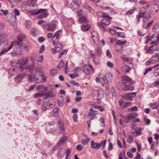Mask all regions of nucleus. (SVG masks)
Segmentation results:
<instances>
[{
    "label": "nucleus",
    "instance_id": "nucleus-1",
    "mask_svg": "<svg viewBox=\"0 0 159 159\" xmlns=\"http://www.w3.org/2000/svg\"><path fill=\"white\" fill-rule=\"evenodd\" d=\"M122 89L124 90L133 91L134 88L131 85L132 79L128 76H124L122 77Z\"/></svg>",
    "mask_w": 159,
    "mask_h": 159
},
{
    "label": "nucleus",
    "instance_id": "nucleus-12",
    "mask_svg": "<svg viewBox=\"0 0 159 159\" xmlns=\"http://www.w3.org/2000/svg\"><path fill=\"white\" fill-rule=\"evenodd\" d=\"M146 11V8L145 7H142L140 10L138 15L137 16V18L138 23H139L140 21V19L144 16Z\"/></svg>",
    "mask_w": 159,
    "mask_h": 159
},
{
    "label": "nucleus",
    "instance_id": "nucleus-23",
    "mask_svg": "<svg viewBox=\"0 0 159 159\" xmlns=\"http://www.w3.org/2000/svg\"><path fill=\"white\" fill-rule=\"evenodd\" d=\"M59 125V130H61V133L64 134L65 132V129L64 127V125L62 123L59 122L58 123Z\"/></svg>",
    "mask_w": 159,
    "mask_h": 159
},
{
    "label": "nucleus",
    "instance_id": "nucleus-55",
    "mask_svg": "<svg viewBox=\"0 0 159 159\" xmlns=\"http://www.w3.org/2000/svg\"><path fill=\"white\" fill-rule=\"evenodd\" d=\"M63 102L64 101L63 100H61L60 101L59 100H57V102L59 106H60L61 107L63 106Z\"/></svg>",
    "mask_w": 159,
    "mask_h": 159
},
{
    "label": "nucleus",
    "instance_id": "nucleus-17",
    "mask_svg": "<svg viewBox=\"0 0 159 159\" xmlns=\"http://www.w3.org/2000/svg\"><path fill=\"white\" fill-rule=\"evenodd\" d=\"M105 77L106 79V82H107V83L109 84V83L111 82L112 80V75L110 73H107Z\"/></svg>",
    "mask_w": 159,
    "mask_h": 159
},
{
    "label": "nucleus",
    "instance_id": "nucleus-52",
    "mask_svg": "<svg viewBox=\"0 0 159 159\" xmlns=\"http://www.w3.org/2000/svg\"><path fill=\"white\" fill-rule=\"evenodd\" d=\"M153 69L152 67H149L147 69H146L145 70V72L143 73V75H146L147 73H148V72H150Z\"/></svg>",
    "mask_w": 159,
    "mask_h": 159
},
{
    "label": "nucleus",
    "instance_id": "nucleus-48",
    "mask_svg": "<svg viewBox=\"0 0 159 159\" xmlns=\"http://www.w3.org/2000/svg\"><path fill=\"white\" fill-rule=\"evenodd\" d=\"M133 137L132 135H129L128 136V138L127 139V142L129 143H131L133 142Z\"/></svg>",
    "mask_w": 159,
    "mask_h": 159
},
{
    "label": "nucleus",
    "instance_id": "nucleus-64",
    "mask_svg": "<svg viewBox=\"0 0 159 159\" xmlns=\"http://www.w3.org/2000/svg\"><path fill=\"white\" fill-rule=\"evenodd\" d=\"M45 38L43 37H39L38 38V40L40 43L43 42Z\"/></svg>",
    "mask_w": 159,
    "mask_h": 159
},
{
    "label": "nucleus",
    "instance_id": "nucleus-7",
    "mask_svg": "<svg viewBox=\"0 0 159 159\" xmlns=\"http://www.w3.org/2000/svg\"><path fill=\"white\" fill-rule=\"evenodd\" d=\"M106 18L102 20L100 23L98 24V26L99 27H101L103 29L104 31H105V27L106 26H107L110 25L111 21L109 19H110L108 18V17H106Z\"/></svg>",
    "mask_w": 159,
    "mask_h": 159
},
{
    "label": "nucleus",
    "instance_id": "nucleus-19",
    "mask_svg": "<svg viewBox=\"0 0 159 159\" xmlns=\"http://www.w3.org/2000/svg\"><path fill=\"white\" fill-rule=\"evenodd\" d=\"M97 16L98 17H107L110 19H111L112 18L111 17H109L108 16L107 14H106L105 13H103L101 11H98L96 14Z\"/></svg>",
    "mask_w": 159,
    "mask_h": 159
},
{
    "label": "nucleus",
    "instance_id": "nucleus-14",
    "mask_svg": "<svg viewBox=\"0 0 159 159\" xmlns=\"http://www.w3.org/2000/svg\"><path fill=\"white\" fill-rule=\"evenodd\" d=\"M19 70L17 68H11L8 70L9 75L11 76H14L17 73L18 71Z\"/></svg>",
    "mask_w": 159,
    "mask_h": 159
},
{
    "label": "nucleus",
    "instance_id": "nucleus-51",
    "mask_svg": "<svg viewBox=\"0 0 159 159\" xmlns=\"http://www.w3.org/2000/svg\"><path fill=\"white\" fill-rule=\"evenodd\" d=\"M150 107L153 109H157L158 105L157 104L153 103L150 104Z\"/></svg>",
    "mask_w": 159,
    "mask_h": 159
},
{
    "label": "nucleus",
    "instance_id": "nucleus-49",
    "mask_svg": "<svg viewBox=\"0 0 159 159\" xmlns=\"http://www.w3.org/2000/svg\"><path fill=\"white\" fill-rule=\"evenodd\" d=\"M65 65L64 63L62 61H61L60 63L58 65L57 68L58 69H61Z\"/></svg>",
    "mask_w": 159,
    "mask_h": 159
},
{
    "label": "nucleus",
    "instance_id": "nucleus-50",
    "mask_svg": "<svg viewBox=\"0 0 159 159\" xmlns=\"http://www.w3.org/2000/svg\"><path fill=\"white\" fill-rule=\"evenodd\" d=\"M14 13L16 16H19L20 15V12L17 9L15 8L14 9Z\"/></svg>",
    "mask_w": 159,
    "mask_h": 159
},
{
    "label": "nucleus",
    "instance_id": "nucleus-28",
    "mask_svg": "<svg viewBox=\"0 0 159 159\" xmlns=\"http://www.w3.org/2000/svg\"><path fill=\"white\" fill-rule=\"evenodd\" d=\"M154 60H153L152 58H151L149 60L145 62V64L147 66L152 65L155 64V62H154Z\"/></svg>",
    "mask_w": 159,
    "mask_h": 159
},
{
    "label": "nucleus",
    "instance_id": "nucleus-47",
    "mask_svg": "<svg viewBox=\"0 0 159 159\" xmlns=\"http://www.w3.org/2000/svg\"><path fill=\"white\" fill-rule=\"evenodd\" d=\"M106 55L107 57L109 58H111L112 57V55L111 53L110 52L109 50L107 49L106 51Z\"/></svg>",
    "mask_w": 159,
    "mask_h": 159
},
{
    "label": "nucleus",
    "instance_id": "nucleus-18",
    "mask_svg": "<svg viewBox=\"0 0 159 159\" xmlns=\"http://www.w3.org/2000/svg\"><path fill=\"white\" fill-rule=\"evenodd\" d=\"M81 4H78L75 2H72L70 3L69 5V7L73 11H75L76 8H78L79 6Z\"/></svg>",
    "mask_w": 159,
    "mask_h": 159
},
{
    "label": "nucleus",
    "instance_id": "nucleus-63",
    "mask_svg": "<svg viewBox=\"0 0 159 159\" xmlns=\"http://www.w3.org/2000/svg\"><path fill=\"white\" fill-rule=\"evenodd\" d=\"M79 76V75L78 74H70L69 76L71 78L74 79L75 77H77Z\"/></svg>",
    "mask_w": 159,
    "mask_h": 159
},
{
    "label": "nucleus",
    "instance_id": "nucleus-53",
    "mask_svg": "<svg viewBox=\"0 0 159 159\" xmlns=\"http://www.w3.org/2000/svg\"><path fill=\"white\" fill-rule=\"evenodd\" d=\"M93 62L95 64H98L99 63V59L96 57L93 58Z\"/></svg>",
    "mask_w": 159,
    "mask_h": 159
},
{
    "label": "nucleus",
    "instance_id": "nucleus-13",
    "mask_svg": "<svg viewBox=\"0 0 159 159\" xmlns=\"http://www.w3.org/2000/svg\"><path fill=\"white\" fill-rule=\"evenodd\" d=\"M84 72L87 75H90L91 72L93 70V68L91 65L84 66L82 67Z\"/></svg>",
    "mask_w": 159,
    "mask_h": 159
},
{
    "label": "nucleus",
    "instance_id": "nucleus-34",
    "mask_svg": "<svg viewBox=\"0 0 159 159\" xmlns=\"http://www.w3.org/2000/svg\"><path fill=\"white\" fill-rule=\"evenodd\" d=\"M48 106L51 107L53 108L55 106V102L53 99H51L48 102Z\"/></svg>",
    "mask_w": 159,
    "mask_h": 159
},
{
    "label": "nucleus",
    "instance_id": "nucleus-3",
    "mask_svg": "<svg viewBox=\"0 0 159 159\" xmlns=\"http://www.w3.org/2000/svg\"><path fill=\"white\" fill-rule=\"evenodd\" d=\"M151 16L149 14H146L142 17L143 18V25L142 27L146 29H148L153 23V21L152 20L150 22L148 23L150 20Z\"/></svg>",
    "mask_w": 159,
    "mask_h": 159
},
{
    "label": "nucleus",
    "instance_id": "nucleus-44",
    "mask_svg": "<svg viewBox=\"0 0 159 159\" xmlns=\"http://www.w3.org/2000/svg\"><path fill=\"white\" fill-rule=\"evenodd\" d=\"M25 34H20L18 36V40L22 42V39L25 38Z\"/></svg>",
    "mask_w": 159,
    "mask_h": 159
},
{
    "label": "nucleus",
    "instance_id": "nucleus-35",
    "mask_svg": "<svg viewBox=\"0 0 159 159\" xmlns=\"http://www.w3.org/2000/svg\"><path fill=\"white\" fill-rule=\"evenodd\" d=\"M50 91L47 93L45 92V95H47L48 97L52 98L54 96V94L52 93V90L50 89Z\"/></svg>",
    "mask_w": 159,
    "mask_h": 159
},
{
    "label": "nucleus",
    "instance_id": "nucleus-59",
    "mask_svg": "<svg viewBox=\"0 0 159 159\" xmlns=\"http://www.w3.org/2000/svg\"><path fill=\"white\" fill-rule=\"evenodd\" d=\"M131 103L130 102H125L124 104L123 105V108L124 107H128L129 106L131 105Z\"/></svg>",
    "mask_w": 159,
    "mask_h": 159
},
{
    "label": "nucleus",
    "instance_id": "nucleus-36",
    "mask_svg": "<svg viewBox=\"0 0 159 159\" xmlns=\"http://www.w3.org/2000/svg\"><path fill=\"white\" fill-rule=\"evenodd\" d=\"M22 42L18 40L16 41L15 43V47L17 49H20L22 47Z\"/></svg>",
    "mask_w": 159,
    "mask_h": 159
},
{
    "label": "nucleus",
    "instance_id": "nucleus-38",
    "mask_svg": "<svg viewBox=\"0 0 159 159\" xmlns=\"http://www.w3.org/2000/svg\"><path fill=\"white\" fill-rule=\"evenodd\" d=\"M95 53L98 56H100L102 54V50L101 48L99 47H98L96 49Z\"/></svg>",
    "mask_w": 159,
    "mask_h": 159
},
{
    "label": "nucleus",
    "instance_id": "nucleus-10",
    "mask_svg": "<svg viewBox=\"0 0 159 159\" xmlns=\"http://www.w3.org/2000/svg\"><path fill=\"white\" fill-rule=\"evenodd\" d=\"M91 34L92 40L94 44L96 45H98L99 43V36L97 32L93 31L91 32Z\"/></svg>",
    "mask_w": 159,
    "mask_h": 159
},
{
    "label": "nucleus",
    "instance_id": "nucleus-6",
    "mask_svg": "<svg viewBox=\"0 0 159 159\" xmlns=\"http://www.w3.org/2000/svg\"><path fill=\"white\" fill-rule=\"evenodd\" d=\"M106 144V140H102L99 143L94 142L93 141L91 142V148L93 149H95L97 150L99 149L102 146V149H103L105 146Z\"/></svg>",
    "mask_w": 159,
    "mask_h": 159
},
{
    "label": "nucleus",
    "instance_id": "nucleus-4",
    "mask_svg": "<svg viewBox=\"0 0 159 159\" xmlns=\"http://www.w3.org/2000/svg\"><path fill=\"white\" fill-rule=\"evenodd\" d=\"M57 24L58 22L56 20H52L46 25L45 27L48 31L53 32L55 30Z\"/></svg>",
    "mask_w": 159,
    "mask_h": 159
},
{
    "label": "nucleus",
    "instance_id": "nucleus-42",
    "mask_svg": "<svg viewBox=\"0 0 159 159\" xmlns=\"http://www.w3.org/2000/svg\"><path fill=\"white\" fill-rule=\"evenodd\" d=\"M137 115L136 114L133 113L129 115L127 117V119L128 120H131L134 118L135 117L137 116Z\"/></svg>",
    "mask_w": 159,
    "mask_h": 159
},
{
    "label": "nucleus",
    "instance_id": "nucleus-54",
    "mask_svg": "<svg viewBox=\"0 0 159 159\" xmlns=\"http://www.w3.org/2000/svg\"><path fill=\"white\" fill-rule=\"evenodd\" d=\"M57 73V71L55 69H52L51 70L50 74L51 76H53Z\"/></svg>",
    "mask_w": 159,
    "mask_h": 159
},
{
    "label": "nucleus",
    "instance_id": "nucleus-61",
    "mask_svg": "<svg viewBox=\"0 0 159 159\" xmlns=\"http://www.w3.org/2000/svg\"><path fill=\"white\" fill-rule=\"evenodd\" d=\"M95 118H96L97 119V117L96 116H95L93 118H92L91 119H90V120H88L87 121V123L88 125V127H89V128H90V123H91V121L92 120H93V119H94Z\"/></svg>",
    "mask_w": 159,
    "mask_h": 159
},
{
    "label": "nucleus",
    "instance_id": "nucleus-57",
    "mask_svg": "<svg viewBox=\"0 0 159 159\" xmlns=\"http://www.w3.org/2000/svg\"><path fill=\"white\" fill-rule=\"evenodd\" d=\"M107 66L110 68H112L113 66V63L110 61H108L107 62Z\"/></svg>",
    "mask_w": 159,
    "mask_h": 159
},
{
    "label": "nucleus",
    "instance_id": "nucleus-26",
    "mask_svg": "<svg viewBox=\"0 0 159 159\" xmlns=\"http://www.w3.org/2000/svg\"><path fill=\"white\" fill-rule=\"evenodd\" d=\"M45 95V92L40 91L39 92L35 93L34 95V97L37 98L38 97H43Z\"/></svg>",
    "mask_w": 159,
    "mask_h": 159
},
{
    "label": "nucleus",
    "instance_id": "nucleus-16",
    "mask_svg": "<svg viewBox=\"0 0 159 159\" xmlns=\"http://www.w3.org/2000/svg\"><path fill=\"white\" fill-rule=\"evenodd\" d=\"M28 61V59L27 58H26L25 59H19L17 61V63L21 66L19 67V68L21 69L22 67L21 66H24L26 64Z\"/></svg>",
    "mask_w": 159,
    "mask_h": 159
},
{
    "label": "nucleus",
    "instance_id": "nucleus-8",
    "mask_svg": "<svg viewBox=\"0 0 159 159\" xmlns=\"http://www.w3.org/2000/svg\"><path fill=\"white\" fill-rule=\"evenodd\" d=\"M47 10L46 9H40L34 13V14L37 15L40 14L38 16V18L42 19L47 17L48 15V13L47 12Z\"/></svg>",
    "mask_w": 159,
    "mask_h": 159
},
{
    "label": "nucleus",
    "instance_id": "nucleus-25",
    "mask_svg": "<svg viewBox=\"0 0 159 159\" xmlns=\"http://www.w3.org/2000/svg\"><path fill=\"white\" fill-rule=\"evenodd\" d=\"M65 150L64 149H60L57 153V155L59 157H62L64 156L65 153Z\"/></svg>",
    "mask_w": 159,
    "mask_h": 159
},
{
    "label": "nucleus",
    "instance_id": "nucleus-40",
    "mask_svg": "<svg viewBox=\"0 0 159 159\" xmlns=\"http://www.w3.org/2000/svg\"><path fill=\"white\" fill-rule=\"evenodd\" d=\"M152 10H154L153 13H156L158 10V6L156 4H154L152 5Z\"/></svg>",
    "mask_w": 159,
    "mask_h": 159
},
{
    "label": "nucleus",
    "instance_id": "nucleus-21",
    "mask_svg": "<svg viewBox=\"0 0 159 159\" xmlns=\"http://www.w3.org/2000/svg\"><path fill=\"white\" fill-rule=\"evenodd\" d=\"M37 0H28L27 1V4L28 6L34 7L35 5V3Z\"/></svg>",
    "mask_w": 159,
    "mask_h": 159
},
{
    "label": "nucleus",
    "instance_id": "nucleus-37",
    "mask_svg": "<svg viewBox=\"0 0 159 159\" xmlns=\"http://www.w3.org/2000/svg\"><path fill=\"white\" fill-rule=\"evenodd\" d=\"M53 87L52 85H49L46 87H44V88H43V90L42 92H45V91H47L48 89L49 90L50 89L53 90Z\"/></svg>",
    "mask_w": 159,
    "mask_h": 159
},
{
    "label": "nucleus",
    "instance_id": "nucleus-30",
    "mask_svg": "<svg viewBox=\"0 0 159 159\" xmlns=\"http://www.w3.org/2000/svg\"><path fill=\"white\" fill-rule=\"evenodd\" d=\"M24 75L22 74L16 77L15 78V81L16 82H19L22 80Z\"/></svg>",
    "mask_w": 159,
    "mask_h": 159
},
{
    "label": "nucleus",
    "instance_id": "nucleus-24",
    "mask_svg": "<svg viewBox=\"0 0 159 159\" xmlns=\"http://www.w3.org/2000/svg\"><path fill=\"white\" fill-rule=\"evenodd\" d=\"M79 21L81 23H87L88 22L86 17L83 16L79 18Z\"/></svg>",
    "mask_w": 159,
    "mask_h": 159
},
{
    "label": "nucleus",
    "instance_id": "nucleus-5",
    "mask_svg": "<svg viewBox=\"0 0 159 159\" xmlns=\"http://www.w3.org/2000/svg\"><path fill=\"white\" fill-rule=\"evenodd\" d=\"M96 81L98 82H100L101 84L103 86H105L107 88L106 89L107 91H108L109 90L107 88L109 85V84L107 83V82H106V79H105V75L103 74H101L99 75L98 77L95 78Z\"/></svg>",
    "mask_w": 159,
    "mask_h": 159
},
{
    "label": "nucleus",
    "instance_id": "nucleus-43",
    "mask_svg": "<svg viewBox=\"0 0 159 159\" xmlns=\"http://www.w3.org/2000/svg\"><path fill=\"white\" fill-rule=\"evenodd\" d=\"M98 114V111H91L89 112L88 115L89 116H92L94 115H96Z\"/></svg>",
    "mask_w": 159,
    "mask_h": 159
},
{
    "label": "nucleus",
    "instance_id": "nucleus-56",
    "mask_svg": "<svg viewBox=\"0 0 159 159\" xmlns=\"http://www.w3.org/2000/svg\"><path fill=\"white\" fill-rule=\"evenodd\" d=\"M154 51V49H153V46H151L147 50V52L149 53H152L153 51Z\"/></svg>",
    "mask_w": 159,
    "mask_h": 159
},
{
    "label": "nucleus",
    "instance_id": "nucleus-2",
    "mask_svg": "<svg viewBox=\"0 0 159 159\" xmlns=\"http://www.w3.org/2000/svg\"><path fill=\"white\" fill-rule=\"evenodd\" d=\"M28 79L31 82L34 81L37 83L40 82L42 80H43V82L45 80V79H44L43 74L40 71H36L34 75L32 74L29 75Z\"/></svg>",
    "mask_w": 159,
    "mask_h": 159
},
{
    "label": "nucleus",
    "instance_id": "nucleus-9",
    "mask_svg": "<svg viewBox=\"0 0 159 159\" xmlns=\"http://www.w3.org/2000/svg\"><path fill=\"white\" fill-rule=\"evenodd\" d=\"M62 33V30H59L56 31L54 34L52 38V43L53 46L55 45L56 43L58 42L60 39V35Z\"/></svg>",
    "mask_w": 159,
    "mask_h": 159
},
{
    "label": "nucleus",
    "instance_id": "nucleus-22",
    "mask_svg": "<svg viewBox=\"0 0 159 159\" xmlns=\"http://www.w3.org/2000/svg\"><path fill=\"white\" fill-rule=\"evenodd\" d=\"M132 68L129 66L126 65L123 66L122 68V70L123 72L128 73L130 71V69Z\"/></svg>",
    "mask_w": 159,
    "mask_h": 159
},
{
    "label": "nucleus",
    "instance_id": "nucleus-29",
    "mask_svg": "<svg viewBox=\"0 0 159 159\" xmlns=\"http://www.w3.org/2000/svg\"><path fill=\"white\" fill-rule=\"evenodd\" d=\"M84 136L86 138V139H83L81 140L82 143L83 145H85L87 144L89 141L90 140V139L87 137V136L84 135Z\"/></svg>",
    "mask_w": 159,
    "mask_h": 159
},
{
    "label": "nucleus",
    "instance_id": "nucleus-20",
    "mask_svg": "<svg viewBox=\"0 0 159 159\" xmlns=\"http://www.w3.org/2000/svg\"><path fill=\"white\" fill-rule=\"evenodd\" d=\"M153 31L156 33H159L157 36V38H159V25L158 24L155 25L152 28Z\"/></svg>",
    "mask_w": 159,
    "mask_h": 159
},
{
    "label": "nucleus",
    "instance_id": "nucleus-45",
    "mask_svg": "<svg viewBox=\"0 0 159 159\" xmlns=\"http://www.w3.org/2000/svg\"><path fill=\"white\" fill-rule=\"evenodd\" d=\"M31 23L30 21L27 20L25 23V25L26 28L28 29L30 27Z\"/></svg>",
    "mask_w": 159,
    "mask_h": 159
},
{
    "label": "nucleus",
    "instance_id": "nucleus-41",
    "mask_svg": "<svg viewBox=\"0 0 159 159\" xmlns=\"http://www.w3.org/2000/svg\"><path fill=\"white\" fill-rule=\"evenodd\" d=\"M14 44V42H12L11 43V45H10V46H9V48L8 49H7V48H5L4 49H3L2 50L4 52H5V53L8 52V51L10 50L11 49V48L13 47Z\"/></svg>",
    "mask_w": 159,
    "mask_h": 159
},
{
    "label": "nucleus",
    "instance_id": "nucleus-60",
    "mask_svg": "<svg viewBox=\"0 0 159 159\" xmlns=\"http://www.w3.org/2000/svg\"><path fill=\"white\" fill-rule=\"evenodd\" d=\"M78 116L76 114H75L73 115V119L74 122H76L77 121Z\"/></svg>",
    "mask_w": 159,
    "mask_h": 159
},
{
    "label": "nucleus",
    "instance_id": "nucleus-46",
    "mask_svg": "<svg viewBox=\"0 0 159 159\" xmlns=\"http://www.w3.org/2000/svg\"><path fill=\"white\" fill-rule=\"evenodd\" d=\"M134 12V10L133 9L129 10L127 11L125 13V15H132Z\"/></svg>",
    "mask_w": 159,
    "mask_h": 159
},
{
    "label": "nucleus",
    "instance_id": "nucleus-31",
    "mask_svg": "<svg viewBox=\"0 0 159 159\" xmlns=\"http://www.w3.org/2000/svg\"><path fill=\"white\" fill-rule=\"evenodd\" d=\"M90 28V26L88 25H82L81 29L83 31H86L88 30Z\"/></svg>",
    "mask_w": 159,
    "mask_h": 159
},
{
    "label": "nucleus",
    "instance_id": "nucleus-11",
    "mask_svg": "<svg viewBox=\"0 0 159 159\" xmlns=\"http://www.w3.org/2000/svg\"><path fill=\"white\" fill-rule=\"evenodd\" d=\"M136 95L135 92H132L126 93L122 96V98H124L127 100H133V98L135 97Z\"/></svg>",
    "mask_w": 159,
    "mask_h": 159
},
{
    "label": "nucleus",
    "instance_id": "nucleus-27",
    "mask_svg": "<svg viewBox=\"0 0 159 159\" xmlns=\"http://www.w3.org/2000/svg\"><path fill=\"white\" fill-rule=\"evenodd\" d=\"M83 6L84 7L87 8V9L91 13H94V11L92 8L90 7L88 4H84Z\"/></svg>",
    "mask_w": 159,
    "mask_h": 159
},
{
    "label": "nucleus",
    "instance_id": "nucleus-62",
    "mask_svg": "<svg viewBox=\"0 0 159 159\" xmlns=\"http://www.w3.org/2000/svg\"><path fill=\"white\" fill-rule=\"evenodd\" d=\"M119 45V40H117L116 43V46H115V50L117 51H119L118 46Z\"/></svg>",
    "mask_w": 159,
    "mask_h": 159
},
{
    "label": "nucleus",
    "instance_id": "nucleus-33",
    "mask_svg": "<svg viewBox=\"0 0 159 159\" xmlns=\"http://www.w3.org/2000/svg\"><path fill=\"white\" fill-rule=\"evenodd\" d=\"M55 45L57 52H59L61 49L62 47V44L61 43L57 42L56 43Z\"/></svg>",
    "mask_w": 159,
    "mask_h": 159
},
{
    "label": "nucleus",
    "instance_id": "nucleus-32",
    "mask_svg": "<svg viewBox=\"0 0 159 159\" xmlns=\"http://www.w3.org/2000/svg\"><path fill=\"white\" fill-rule=\"evenodd\" d=\"M159 55L157 53L151 57L152 58V60H154V62L155 63L159 61Z\"/></svg>",
    "mask_w": 159,
    "mask_h": 159
},
{
    "label": "nucleus",
    "instance_id": "nucleus-15",
    "mask_svg": "<svg viewBox=\"0 0 159 159\" xmlns=\"http://www.w3.org/2000/svg\"><path fill=\"white\" fill-rule=\"evenodd\" d=\"M115 29H117V30H119V28L118 27H115L112 29L111 28H109L108 30L109 31L110 33L112 34H114L116 36L118 37L119 36V32H116V31L115 30Z\"/></svg>",
    "mask_w": 159,
    "mask_h": 159
},
{
    "label": "nucleus",
    "instance_id": "nucleus-58",
    "mask_svg": "<svg viewBox=\"0 0 159 159\" xmlns=\"http://www.w3.org/2000/svg\"><path fill=\"white\" fill-rule=\"evenodd\" d=\"M121 58L124 63L125 62H129V60L128 58L123 57H121Z\"/></svg>",
    "mask_w": 159,
    "mask_h": 159
},
{
    "label": "nucleus",
    "instance_id": "nucleus-39",
    "mask_svg": "<svg viewBox=\"0 0 159 159\" xmlns=\"http://www.w3.org/2000/svg\"><path fill=\"white\" fill-rule=\"evenodd\" d=\"M35 57L38 61L42 62L43 60V55L39 56V55H35Z\"/></svg>",
    "mask_w": 159,
    "mask_h": 159
}]
</instances>
